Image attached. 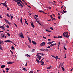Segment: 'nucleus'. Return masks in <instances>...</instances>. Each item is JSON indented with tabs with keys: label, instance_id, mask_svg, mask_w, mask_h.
<instances>
[{
	"label": "nucleus",
	"instance_id": "obj_1",
	"mask_svg": "<svg viewBox=\"0 0 73 73\" xmlns=\"http://www.w3.org/2000/svg\"><path fill=\"white\" fill-rule=\"evenodd\" d=\"M36 56L37 57V58H38L39 60H41V56L39 55V54H37V55H36Z\"/></svg>",
	"mask_w": 73,
	"mask_h": 73
},
{
	"label": "nucleus",
	"instance_id": "obj_2",
	"mask_svg": "<svg viewBox=\"0 0 73 73\" xmlns=\"http://www.w3.org/2000/svg\"><path fill=\"white\" fill-rule=\"evenodd\" d=\"M63 65H64V63H60L59 66V69H60L61 67H62Z\"/></svg>",
	"mask_w": 73,
	"mask_h": 73
},
{
	"label": "nucleus",
	"instance_id": "obj_3",
	"mask_svg": "<svg viewBox=\"0 0 73 73\" xmlns=\"http://www.w3.org/2000/svg\"><path fill=\"white\" fill-rule=\"evenodd\" d=\"M45 42H44L40 44V46H45Z\"/></svg>",
	"mask_w": 73,
	"mask_h": 73
},
{
	"label": "nucleus",
	"instance_id": "obj_4",
	"mask_svg": "<svg viewBox=\"0 0 73 73\" xmlns=\"http://www.w3.org/2000/svg\"><path fill=\"white\" fill-rule=\"evenodd\" d=\"M20 37L22 38H24V36L23 35V34L22 33H21V35H20Z\"/></svg>",
	"mask_w": 73,
	"mask_h": 73
},
{
	"label": "nucleus",
	"instance_id": "obj_5",
	"mask_svg": "<svg viewBox=\"0 0 73 73\" xmlns=\"http://www.w3.org/2000/svg\"><path fill=\"white\" fill-rule=\"evenodd\" d=\"M0 44L1 45H3L4 44V42L2 41H0Z\"/></svg>",
	"mask_w": 73,
	"mask_h": 73
},
{
	"label": "nucleus",
	"instance_id": "obj_6",
	"mask_svg": "<svg viewBox=\"0 0 73 73\" xmlns=\"http://www.w3.org/2000/svg\"><path fill=\"white\" fill-rule=\"evenodd\" d=\"M13 62H7V64H12Z\"/></svg>",
	"mask_w": 73,
	"mask_h": 73
},
{
	"label": "nucleus",
	"instance_id": "obj_7",
	"mask_svg": "<svg viewBox=\"0 0 73 73\" xmlns=\"http://www.w3.org/2000/svg\"><path fill=\"white\" fill-rule=\"evenodd\" d=\"M31 23H31V26L33 28H34V27H35V26H34V25H33V23L32 22V21L31 22Z\"/></svg>",
	"mask_w": 73,
	"mask_h": 73
},
{
	"label": "nucleus",
	"instance_id": "obj_8",
	"mask_svg": "<svg viewBox=\"0 0 73 73\" xmlns=\"http://www.w3.org/2000/svg\"><path fill=\"white\" fill-rule=\"evenodd\" d=\"M32 42L33 44H34V45H36V44H37V43L35 41H32Z\"/></svg>",
	"mask_w": 73,
	"mask_h": 73
},
{
	"label": "nucleus",
	"instance_id": "obj_9",
	"mask_svg": "<svg viewBox=\"0 0 73 73\" xmlns=\"http://www.w3.org/2000/svg\"><path fill=\"white\" fill-rule=\"evenodd\" d=\"M4 42H11V43H12V42L10 40H6V41H5Z\"/></svg>",
	"mask_w": 73,
	"mask_h": 73
},
{
	"label": "nucleus",
	"instance_id": "obj_10",
	"mask_svg": "<svg viewBox=\"0 0 73 73\" xmlns=\"http://www.w3.org/2000/svg\"><path fill=\"white\" fill-rule=\"evenodd\" d=\"M66 36H65V37H67V38H69V35H68V34H66Z\"/></svg>",
	"mask_w": 73,
	"mask_h": 73
},
{
	"label": "nucleus",
	"instance_id": "obj_11",
	"mask_svg": "<svg viewBox=\"0 0 73 73\" xmlns=\"http://www.w3.org/2000/svg\"><path fill=\"white\" fill-rule=\"evenodd\" d=\"M22 17H21L20 20V22L21 23V24H23V22L22 21Z\"/></svg>",
	"mask_w": 73,
	"mask_h": 73
},
{
	"label": "nucleus",
	"instance_id": "obj_12",
	"mask_svg": "<svg viewBox=\"0 0 73 73\" xmlns=\"http://www.w3.org/2000/svg\"><path fill=\"white\" fill-rule=\"evenodd\" d=\"M17 1H19V2H20L21 3H22V4L23 5H24V3H23L22 2V1H21V0H17Z\"/></svg>",
	"mask_w": 73,
	"mask_h": 73
},
{
	"label": "nucleus",
	"instance_id": "obj_13",
	"mask_svg": "<svg viewBox=\"0 0 73 73\" xmlns=\"http://www.w3.org/2000/svg\"><path fill=\"white\" fill-rule=\"evenodd\" d=\"M29 41V42H30V43H31V40L29 38L28 36L27 37Z\"/></svg>",
	"mask_w": 73,
	"mask_h": 73
},
{
	"label": "nucleus",
	"instance_id": "obj_14",
	"mask_svg": "<svg viewBox=\"0 0 73 73\" xmlns=\"http://www.w3.org/2000/svg\"><path fill=\"white\" fill-rule=\"evenodd\" d=\"M24 20L25 21V23H26V24H27V25H28V23H27V20H26V19H25Z\"/></svg>",
	"mask_w": 73,
	"mask_h": 73
},
{
	"label": "nucleus",
	"instance_id": "obj_15",
	"mask_svg": "<svg viewBox=\"0 0 73 73\" xmlns=\"http://www.w3.org/2000/svg\"><path fill=\"white\" fill-rule=\"evenodd\" d=\"M1 68H5V65H2L1 66Z\"/></svg>",
	"mask_w": 73,
	"mask_h": 73
},
{
	"label": "nucleus",
	"instance_id": "obj_16",
	"mask_svg": "<svg viewBox=\"0 0 73 73\" xmlns=\"http://www.w3.org/2000/svg\"><path fill=\"white\" fill-rule=\"evenodd\" d=\"M36 61L37 62L38 64H40V61L37 59H36Z\"/></svg>",
	"mask_w": 73,
	"mask_h": 73
},
{
	"label": "nucleus",
	"instance_id": "obj_17",
	"mask_svg": "<svg viewBox=\"0 0 73 73\" xmlns=\"http://www.w3.org/2000/svg\"><path fill=\"white\" fill-rule=\"evenodd\" d=\"M6 33H7V35H8V36H9V37H10L11 36V35H10V34H9V33H8L7 32H6Z\"/></svg>",
	"mask_w": 73,
	"mask_h": 73
},
{
	"label": "nucleus",
	"instance_id": "obj_18",
	"mask_svg": "<svg viewBox=\"0 0 73 73\" xmlns=\"http://www.w3.org/2000/svg\"><path fill=\"white\" fill-rule=\"evenodd\" d=\"M65 34H66V33L64 32L63 33V35L64 37H66V35H65Z\"/></svg>",
	"mask_w": 73,
	"mask_h": 73
},
{
	"label": "nucleus",
	"instance_id": "obj_19",
	"mask_svg": "<svg viewBox=\"0 0 73 73\" xmlns=\"http://www.w3.org/2000/svg\"><path fill=\"white\" fill-rule=\"evenodd\" d=\"M58 38H62V37L60 36H58Z\"/></svg>",
	"mask_w": 73,
	"mask_h": 73
},
{
	"label": "nucleus",
	"instance_id": "obj_20",
	"mask_svg": "<svg viewBox=\"0 0 73 73\" xmlns=\"http://www.w3.org/2000/svg\"><path fill=\"white\" fill-rule=\"evenodd\" d=\"M35 51H36V50L34 49H33L32 50L31 52H35Z\"/></svg>",
	"mask_w": 73,
	"mask_h": 73
},
{
	"label": "nucleus",
	"instance_id": "obj_21",
	"mask_svg": "<svg viewBox=\"0 0 73 73\" xmlns=\"http://www.w3.org/2000/svg\"><path fill=\"white\" fill-rule=\"evenodd\" d=\"M40 50H41V51H45V50L44 49H40Z\"/></svg>",
	"mask_w": 73,
	"mask_h": 73
},
{
	"label": "nucleus",
	"instance_id": "obj_22",
	"mask_svg": "<svg viewBox=\"0 0 73 73\" xmlns=\"http://www.w3.org/2000/svg\"><path fill=\"white\" fill-rule=\"evenodd\" d=\"M17 4H18V5H19V4H21V3L19 2H18L17 1Z\"/></svg>",
	"mask_w": 73,
	"mask_h": 73
},
{
	"label": "nucleus",
	"instance_id": "obj_23",
	"mask_svg": "<svg viewBox=\"0 0 73 73\" xmlns=\"http://www.w3.org/2000/svg\"><path fill=\"white\" fill-rule=\"evenodd\" d=\"M3 5H4V6L6 7H7V5H6L5 3H4Z\"/></svg>",
	"mask_w": 73,
	"mask_h": 73
},
{
	"label": "nucleus",
	"instance_id": "obj_24",
	"mask_svg": "<svg viewBox=\"0 0 73 73\" xmlns=\"http://www.w3.org/2000/svg\"><path fill=\"white\" fill-rule=\"evenodd\" d=\"M51 68H52V66H50V67H47V69H50Z\"/></svg>",
	"mask_w": 73,
	"mask_h": 73
},
{
	"label": "nucleus",
	"instance_id": "obj_25",
	"mask_svg": "<svg viewBox=\"0 0 73 73\" xmlns=\"http://www.w3.org/2000/svg\"><path fill=\"white\" fill-rule=\"evenodd\" d=\"M10 51L11 53L12 54V56H13V52H12V50H10Z\"/></svg>",
	"mask_w": 73,
	"mask_h": 73
},
{
	"label": "nucleus",
	"instance_id": "obj_26",
	"mask_svg": "<svg viewBox=\"0 0 73 73\" xmlns=\"http://www.w3.org/2000/svg\"><path fill=\"white\" fill-rule=\"evenodd\" d=\"M22 70H24V71L25 72L27 71V70H26V69L24 68H23V69H22Z\"/></svg>",
	"mask_w": 73,
	"mask_h": 73
},
{
	"label": "nucleus",
	"instance_id": "obj_27",
	"mask_svg": "<svg viewBox=\"0 0 73 73\" xmlns=\"http://www.w3.org/2000/svg\"><path fill=\"white\" fill-rule=\"evenodd\" d=\"M5 26H6V27H7V28H9V26L8 25H5V24H4Z\"/></svg>",
	"mask_w": 73,
	"mask_h": 73
},
{
	"label": "nucleus",
	"instance_id": "obj_28",
	"mask_svg": "<svg viewBox=\"0 0 73 73\" xmlns=\"http://www.w3.org/2000/svg\"><path fill=\"white\" fill-rule=\"evenodd\" d=\"M0 49H1L2 50H3L2 49V47H1V46L0 45Z\"/></svg>",
	"mask_w": 73,
	"mask_h": 73
},
{
	"label": "nucleus",
	"instance_id": "obj_29",
	"mask_svg": "<svg viewBox=\"0 0 73 73\" xmlns=\"http://www.w3.org/2000/svg\"><path fill=\"white\" fill-rule=\"evenodd\" d=\"M11 49H12L13 50H15V48H14V47L12 46L11 47Z\"/></svg>",
	"mask_w": 73,
	"mask_h": 73
},
{
	"label": "nucleus",
	"instance_id": "obj_30",
	"mask_svg": "<svg viewBox=\"0 0 73 73\" xmlns=\"http://www.w3.org/2000/svg\"><path fill=\"white\" fill-rule=\"evenodd\" d=\"M48 41H49V42H50V41H51V39H48Z\"/></svg>",
	"mask_w": 73,
	"mask_h": 73
},
{
	"label": "nucleus",
	"instance_id": "obj_31",
	"mask_svg": "<svg viewBox=\"0 0 73 73\" xmlns=\"http://www.w3.org/2000/svg\"><path fill=\"white\" fill-rule=\"evenodd\" d=\"M62 69L63 71H64H64H65V69L64 68V67H62Z\"/></svg>",
	"mask_w": 73,
	"mask_h": 73
},
{
	"label": "nucleus",
	"instance_id": "obj_32",
	"mask_svg": "<svg viewBox=\"0 0 73 73\" xmlns=\"http://www.w3.org/2000/svg\"><path fill=\"white\" fill-rule=\"evenodd\" d=\"M33 73V71H31L29 73Z\"/></svg>",
	"mask_w": 73,
	"mask_h": 73
},
{
	"label": "nucleus",
	"instance_id": "obj_33",
	"mask_svg": "<svg viewBox=\"0 0 73 73\" xmlns=\"http://www.w3.org/2000/svg\"><path fill=\"white\" fill-rule=\"evenodd\" d=\"M54 44H51V45H50V46L51 47H52V46H54Z\"/></svg>",
	"mask_w": 73,
	"mask_h": 73
},
{
	"label": "nucleus",
	"instance_id": "obj_34",
	"mask_svg": "<svg viewBox=\"0 0 73 73\" xmlns=\"http://www.w3.org/2000/svg\"><path fill=\"white\" fill-rule=\"evenodd\" d=\"M39 12H44V11H42V10H39Z\"/></svg>",
	"mask_w": 73,
	"mask_h": 73
},
{
	"label": "nucleus",
	"instance_id": "obj_35",
	"mask_svg": "<svg viewBox=\"0 0 73 73\" xmlns=\"http://www.w3.org/2000/svg\"><path fill=\"white\" fill-rule=\"evenodd\" d=\"M2 28L3 29H4V30H5V29L4 28V26H2Z\"/></svg>",
	"mask_w": 73,
	"mask_h": 73
},
{
	"label": "nucleus",
	"instance_id": "obj_36",
	"mask_svg": "<svg viewBox=\"0 0 73 73\" xmlns=\"http://www.w3.org/2000/svg\"><path fill=\"white\" fill-rule=\"evenodd\" d=\"M51 47V46H48L47 47V49H49V48H50Z\"/></svg>",
	"mask_w": 73,
	"mask_h": 73
},
{
	"label": "nucleus",
	"instance_id": "obj_37",
	"mask_svg": "<svg viewBox=\"0 0 73 73\" xmlns=\"http://www.w3.org/2000/svg\"><path fill=\"white\" fill-rule=\"evenodd\" d=\"M46 31H47V32H51V31H49L47 29H46Z\"/></svg>",
	"mask_w": 73,
	"mask_h": 73
},
{
	"label": "nucleus",
	"instance_id": "obj_38",
	"mask_svg": "<svg viewBox=\"0 0 73 73\" xmlns=\"http://www.w3.org/2000/svg\"><path fill=\"white\" fill-rule=\"evenodd\" d=\"M5 69L6 70H9L10 69V68H6Z\"/></svg>",
	"mask_w": 73,
	"mask_h": 73
},
{
	"label": "nucleus",
	"instance_id": "obj_39",
	"mask_svg": "<svg viewBox=\"0 0 73 73\" xmlns=\"http://www.w3.org/2000/svg\"><path fill=\"white\" fill-rule=\"evenodd\" d=\"M7 15L8 16V17H10V16H9V15H8V14H7Z\"/></svg>",
	"mask_w": 73,
	"mask_h": 73
},
{
	"label": "nucleus",
	"instance_id": "obj_40",
	"mask_svg": "<svg viewBox=\"0 0 73 73\" xmlns=\"http://www.w3.org/2000/svg\"><path fill=\"white\" fill-rule=\"evenodd\" d=\"M10 15H11L10 16L11 17V19H12V18H13V16H12L11 14Z\"/></svg>",
	"mask_w": 73,
	"mask_h": 73
},
{
	"label": "nucleus",
	"instance_id": "obj_41",
	"mask_svg": "<svg viewBox=\"0 0 73 73\" xmlns=\"http://www.w3.org/2000/svg\"><path fill=\"white\" fill-rule=\"evenodd\" d=\"M47 44H49V45H50V44H51V43L50 42H48L47 43Z\"/></svg>",
	"mask_w": 73,
	"mask_h": 73
},
{
	"label": "nucleus",
	"instance_id": "obj_42",
	"mask_svg": "<svg viewBox=\"0 0 73 73\" xmlns=\"http://www.w3.org/2000/svg\"><path fill=\"white\" fill-rule=\"evenodd\" d=\"M50 17L51 18V19H53V16H52V15H50Z\"/></svg>",
	"mask_w": 73,
	"mask_h": 73
},
{
	"label": "nucleus",
	"instance_id": "obj_43",
	"mask_svg": "<svg viewBox=\"0 0 73 73\" xmlns=\"http://www.w3.org/2000/svg\"><path fill=\"white\" fill-rule=\"evenodd\" d=\"M45 50L46 52H48V51H49V49H46Z\"/></svg>",
	"mask_w": 73,
	"mask_h": 73
},
{
	"label": "nucleus",
	"instance_id": "obj_44",
	"mask_svg": "<svg viewBox=\"0 0 73 73\" xmlns=\"http://www.w3.org/2000/svg\"><path fill=\"white\" fill-rule=\"evenodd\" d=\"M25 56H27V57H29V55L28 54H26L25 55Z\"/></svg>",
	"mask_w": 73,
	"mask_h": 73
},
{
	"label": "nucleus",
	"instance_id": "obj_45",
	"mask_svg": "<svg viewBox=\"0 0 73 73\" xmlns=\"http://www.w3.org/2000/svg\"><path fill=\"white\" fill-rule=\"evenodd\" d=\"M21 7L22 8H23V6L22 5V4H21Z\"/></svg>",
	"mask_w": 73,
	"mask_h": 73
},
{
	"label": "nucleus",
	"instance_id": "obj_46",
	"mask_svg": "<svg viewBox=\"0 0 73 73\" xmlns=\"http://www.w3.org/2000/svg\"><path fill=\"white\" fill-rule=\"evenodd\" d=\"M54 38H58V37L57 36H54Z\"/></svg>",
	"mask_w": 73,
	"mask_h": 73
},
{
	"label": "nucleus",
	"instance_id": "obj_47",
	"mask_svg": "<svg viewBox=\"0 0 73 73\" xmlns=\"http://www.w3.org/2000/svg\"><path fill=\"white\" fill-rule=\"evenodd\" d=\"M43 38H44V39H45V40H46V37H44V36H43Z\"/></svg>",
	"mask_w": 73,
	"mask_h": 73
},
{
	"label": "nucleus",
	"instance_id": "obj_48",
	"mask_svg": "<svg viewBox=\"0 0 73 73\" xmlns=\"http://www.w3.org/2000/svg\"><path fill=\"white\" fill-rule=\"evenodd\" d=\"M64 48L66 50H67V49H66V48H65V47L64 46Z\"/></svg>",
	"mask_w": 73,
	"mask_h": 73
},
{
	"label": "nucleus",
	"instance_id": "obj_49",
	"mask_svg": "<svg viewBox=\"0 0 73 73\" xmlns=\"http://www.w3.org/2000/svg\"><path fill=\"white\" fill-rule=\"evenodd\" d=\"M36 21L37 22V23H38V24L40 22H39V21H38L36 20Z\"/></svg>",
	"mask_w": 73,
	"mask_h": 73
},
{
	"label": "nucleus",
	"instance_id": "obj_50",
	"mask_svg": "<svg viewBox=\"0 0 73 73\" xmlns=\"http://www.w3.org/2000/svg\"><path fill=\"white\" fill-rule=\"evenodd\" d=\"M41 62V64H45V63H44V62H43L42 61V62Z\"/></svg>",
	"mask_w": 73,
	"mask_h": 73
},
{
	"label": "nucleus",
	"instance_id": "obj_51",
	"mask_svg": "<svg viewBox=\"0 0 73 73\" xmlns=\"http://www.w3.org/2000/svg\"><path fill=\"white\" fill-rule=\"evenodd\" d=\"M6 23H7V24H8V23H9V22L8 21V20H7V21H6Z\"/></svg>",
	"mask_w": 73,
	"mask_h": 73
},
{
	"label": "nucleus",
	"instance_id": "obj_52",
	"mask_svg": "<svg viewBox=\"0 0 73 73\" xmlns=\"http://www.w3.org/2000/svg\"><path fill=\"white\" fill-rule=\"evenodd\" d=\"M13 1H15V2H16V3L17 2V1L16 0H13Z\"/></svg>",
	"mask_w": 73,
	"mask_h": 73
},
{
	"label": "nucleus",
	"instance_id": "obj_53",
	"mask_svg": "<svg viewBox=\"0 0 73 73\" xmlns=\"http://www.w3.org/2000/svg\"><path fill=\"white\" fill-rule=\"evenodd\" d=\"M11 23H8V24H9V25H11Z\"/></svg>",
	"mask_w": 73,
	"mask_h": 73
},
{
	"label": "nucleus",
	"instance_id": "obj_54",
	"mask_svg": "<svg viewBox=\"0 0 73 73\" xmlns=\"http://www.w3.org/2000/svg\"><path fill=\"white\" fill-rule=\"evenodd\" d=\"M54 42V41H53L52 42H50L51 43V44H52V43H53Z\"/></svg>",
	"mask_w": 73,
	"mask_h": 73
},
{
	"label": "nucleus",
	"instance_id": "obj_55",
	"mask_svg": "<svg viewBox=\"0 0 73 73\" xmlns=\"http://www.w3.org/2000/svg\"><path fill=\"white\" fill-rule=\"evenodd\" d=\"M41 55L42 56H45V54L43 53H42Z\"/></svg>",
	"mask_w": 73,
	"mask_h": 73
},
{
	"label": "nucleus",
	"instance_id": "obj_56",
	"mask_svg": "<svg viewBox=\"0 0 73 73\" xmlns=\"http://www.w3.org/2000/svg\"><path fill=\"white\" fill-rule=\"evenodd\" d=\"M28 62H26V64H25V66H27V63H28Z\"/></svg>",
	"mask_w": 73,
	"mask_h": 73
},
{
	"label": "nucleus",
	"instance_id": "obj_57",
	"mask_svg": "<svg viewBox=\"0 0 73 73\" xmlns=\"http://www.w3.org/2000/svg\"><path fill=\"white\" fill-rule=\"evenodd\" d=\"M28 47L29 48H31V47H30V46H29V45H28Z\"/></svg>",
	"mask_w": 73,
	"mask_h": 73
},
{
	"label": "nucleus",
	"instance_id": "obj_58",
	"mask_svg": "<svg viewBox=\"0 0 73 73\" xmlns=\"http://www.w3.org/2000/svg\"><path fill=\"white\" fill-rule=\"evenodd\" d=\"M50 29H51V30H53V28L52 27H50Z\"/></svg>",
	"mask_w": 73,
	"mask_h": 73
},
{
	"label": "nucleus",
	"instance_id": "obj_59",
	"mask_svg": "<svg viewBox=\"0 0 73 73\" xmlns=\"http://www.w3.org/2000/svg\"><path fill=\"white\" fill-rule=\"evenodd\" d=\"M56 20V19H55V18H54L52 19V20Z\"/></svg>",
	"mask_w": 73,
	"mask_h": 73
},
{
	"label": "nucleus",
	"instance_id": "obj_60",
	"mask_svg": "<svg viewBox=\"0 0 73 73\" xmlns=\"http://www.w3.org/2000/svg\"><path fill=\"white\" fill-rule=\"evenodd\" d=\"M44 59V58H43V59H42L41 60L40 62H42V61H43V60Z\"/></svg>",
	"mask_w": 73,
	"mask_h": 73
},
{
	"label": "nucleus",
	"instance_id": "obj_61",
	"mask_svg": "<svg viewBox=\"0 0 73 73\" xmlns=\"http://www.w3.org/2000/svg\"><path fill=\"white\" fill-rule=\"evenodd\" d=\"M41 65H44H44H45V64H42Z\"/></svg>",
	"mask_w": 73,
	"mask_h": 73
},
{
	"label": "nucleus",
	"instance_id": "obj_62",
	"mask_svg": "<svg viewBox=\"0 0 73 73\" xmlns=\"http://www.w3.org/2000/svg\"><path fill=\"white\" fill-rule=\"evenodd\" d=\"M35 16H36V17H38V15H35Z\"/></svg>",
	"mask_w": 73,
	"mask_h": 73
},
{
	"label": "nucleus",
	"instance_id": "obj_63",
	"mask_svg": "<svg viewBox=\"0 0 73 73\" xmlns=\"http://www.w3.org/2000/svg\"><path fill=\"white\" fill-rule=\"evenodd\" d=\"M48 8L49 9H51V7H48Z\"/></svg>",
	"mask_w": 73,
	"mask_h": 73
},
{
	"label": "nucleus",
	"instance_id": "obj_64",
	"mask_svg": "<svg viewBox=\"0 0 73 73\" xmlns=\"http://www.w3.org/2000/svg\"><path fill=\"white\" fill-rule=\"evenodd\" d=\"M1 3V4H2L3 5L4 4V3Z\"/></svg>",
	"mask_w": 73,
	"mask_h": 73
}]
</instances>
